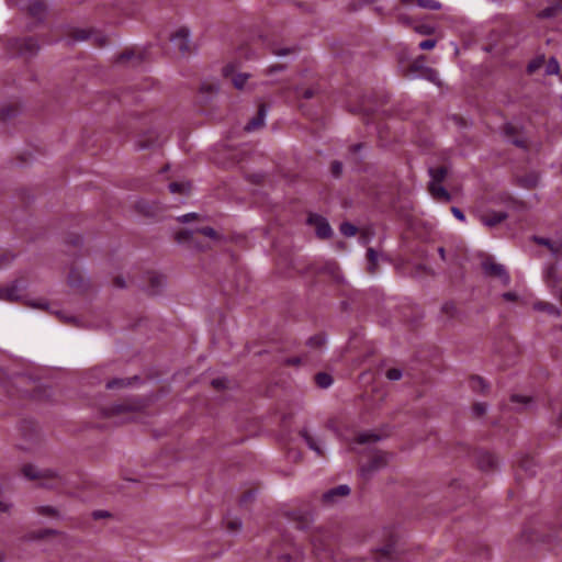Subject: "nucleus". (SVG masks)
Returning a JSON list of instances; mask_svg holds the SVG:
<instances>
[{"label":"nucleus","mask_w":562,"mask_h":562,"mask_svg":"<svg viewBox=\"0 0 562 562\" xmlns=\"http://www.w3.org/2000/svg\"><path fill=\"white\" fill-rule=\"evenodd\" d=\"M22 473L26 479L30 480H38L42 486L52 487L57 482H59V477L57 473L53 470H40L32 464H25L22 468Z\"/></svg>","instance_id":"1"},{"label":"nucleus","mask_w":562,"mask_h":562,"mask_svg":"<svg viewBox=\"0 0 562 562\" xmlns=\"http://www.w3.org/2000/svg\"><path fill=\"white\" fill-rule=\"evenodd\" d=\"M389 462V456L384 452H376L373 454L371 460L361 465L360 475L368 480L370 479L376 471L383 469Z\"/></svg>","instance_id":"2"},{"label":"nucleus","mask_w":562,"mask_h":562,"mask_svg":"<svg viewBox=\"0 0 562 562\" xmlns=\"http://www.w3.org/2000/svg\"><path fill=\"white\" fill-rule=\"evenodd\" d=\"M482 268L485 274L497 277L504 285L509 284L510 277L503 265L493 261H484Z\"/></svg>","instance_id":"3"},{"label":"nucleus","mask_w":562,"mask_h":562,"mask_svg":"<svg viewBox=\"0 0 562 562\" xmlns=\"http://www.w3.org/2000/svg\"><path fill=\"white\" fill-rule=\"evenodd\" d=\"M308 224L315 226L316 235L319 238H328L331 235L329 223L321 215L311 214L307 220Z\"/></svg>","instance_id":"4"},{"label":"nucleus","mask_w":562,"mask_h":562,"mask_svg":"<svg viewBox=\"0 0 562 562\" xmlns=\"http://www.w3.org/2000/svg\"><path fill=\"white\" fill-rule=\"evenodd\" d=\"M171 43L176 49H178L181 54H186L190 52V38L189 31L187 29L178 30L171 36Z\"/></svg>","instance_id":"5"},{"label":"nucleus","mask_w":562,"mask_h":562,"mask_svg":"<svg viewBox=\"0 0 562 562\" xmlns=\"http://www.w3.org/2000/svg\"><path fill=\"white\" fill-rule=\"evenodd\" d=\"M11 45L15 48L16 53L22 55H33L38 49V45L33 38H14L11 41Z\"/></svg>","instance_id":"6"},{"label":"nucleus","mask_w":562,"mask_h":562,"mask_svg":"<svg viewBox=\"0 0 562 562\" xmlns=\"http://www.w3.org/2000/svg\"><path fill=\"white\" fill-rule=\"evenodd\" d=\"M223 76L231 78L236 89H243L250 77L248 74H235V66L232 64L223 67Z\"/></svg>","instance_id":"7"},{"label":"nucleus","mask_w":562,"mask_h":562,"mask_svg":"<svg viewBox=\"0 0 562 562\" xmlns=\"http://www.w3.org/2000/svg\"><path fill=\"white\" fill-rule=\"evenodd\" d=\"M350 494V487L346 484L336 486L323 495V501L327 504H333L336 502L337 497H345Z\"/></svg>","instance_id":"8"},{"label":"nucleus","mask_w":562,"mask_h":562,"mask_svg":"<svg viewBox=\"0 0 562 562\" xmlns=\"http://www.w3.org/2000/svg\"><path fill=\"white\" fill-rule=\"evenodd\" d=\"M301 436L305 440L307 447L316 453L317 457H324L325 452L322 447V441L318 438L313 437L306 429L301 431Z\"/></svg>","instance_id":"9"},{"label":"nucleus","mask_w":562,"mask_h":562,"mask_svg":"<svg viewBox=\"0 0 562 562\" xmlns=\"http://www.w3.org/2000/svg\"><path fill=\"white\" fill-rule=\"evenodd\" d=\"M268 108L266 104H260L257 115L246 124L245 131L251 132L261 127L265 123Z\"/></svg>","instance_id":"10"},{"label":"nucleus","mask_w":562,"mask_h":562,"mask_svg":"<svg viewBox=\"0 0 562 562\" xmlns=\"http://www.w3.org/2000/svg\"><path fill=\"white\" fill-rule=\"evenodd\" d=\"M428 190L431 196L436 200L443 202H449L451 200V194L441 186V183L429 182Z\"/></svg>","instance_id":"11"},{"label":"nucleus","mask_w":562,"mask_h":562,"mask_svg":"<svg viewBox=\"0 0 562 562\" xmlns=\"http://www.w3.org/2000/svg\"><path fill=\"white\" fill-rule=\"evenodd\" d=\"M507 214L505 212H490L486 214L480 215V221L488 227H493L499 223H502L504 220H506Z\"/></svg>","instance_id":"12"},{"label":"nucleus","mask_w":562,"mask_h":562,"mask_svg":"<svg viewBox=\"0 0 562 562\" xmlns=\"http://www.w3.org/2000/svg\"><path fill=\"white\" fill-rule=\"evenodd\" d=\"M22 286L14 282L1 291V297L11 302L19 301L22 297Z\"/></svg>","instance_id":"13"},{"label":"nucleus","mask_w":562,"mask_h":562,"mask_svg":"<svg viewBox=\"0 0 562 562\" xmlns=\"http://www.w3.org/2000/svg\"><path fill=\"white\" fill-rule=\"evenodd\" d=\"M477 464L483 471L493 470L497 467V459L490 452H482L477 457Z\"/></svg>","instance_id":"14"},{"label":"nucleus","mask_w":562,"mask_h":562,"mask_svg":"<svg viewBox=\"0 0 562 562\" xmlns=\"http://www.w3.org/2000/svg\"><path fill=\"white\" fill-rule=\"evenodd\" d=\"M90 38H93V42L95 44H98L99 46L105 45L104 36L100 35L95 32H92L90 30H80L75 33L76 41H85V40H90Z\"/></svg>","instance_id":"15"},{"label":"nucleus","mask_w":562,"mask_h":562,"mask_svg":"<svg viewBox=\"0 0 562 562\" xmlns=\"http://www.w3.org/2000/svg\"><path fill=\"white\" fill-rule=\"evenodd\" d=\"M533 310L537 312H544L554 317H559L561 315L560 310L555 305L543 301L535 302Z\"/></svg>","instance_id":"16"},{"label":"nucleus","mask_w":562,"mask_h":562,"mask_svg":"<svg viewBox=\"0 0 562 562\" xmlns=\"http://www.w3.org/2000/svg\"><path fill=\"white\" fill-rule=\"evenodd\" d=\"M469 385L472 391L479 393H485L488 390L487 382L479 375L471 376L469 380Z\"/></svg>","instance_id":"17"},{"label":"nucleus","mask_w":562,"mask_h":562,"mask_svg":"<svg viewBox=\"0 0 562 562\" xmlns=\"http://www.w3.org/2000/svg\"><path fill=\"white\" fill-rule=\"evenodd\" d=\"M36 513L48 518H60L58 509L49 505L38 506Z\"/></svg>","instance_id":"18"},{"label":"nucleus","mask_w":562,"mask_h":562,"mask_svg":"<svg viewBox=\"0 0 562 562\" xmlns=\"http://www.w3.org/2000/svg\"><path fill=\"white\" fill-rule=\"evenodd\" d=\"M429 176L431 178L430 182L441 183L447 176V169L445 167L430 168Z\"/></svg>","instance_id":"19"},{"label":"nucleus","mask_w":562,"mask_h":562,"mask_svg":"<svg viewBox=\"0 0 562 562\" xmlns=\"http://www.w3.org/2000/svg\"><path fill=\"white\" fill-rule=\"evenodd\" d=\"M169 190L171 193H179L187 195L190 192V183L189 182H172L169 184Z\"/></svg>","instance_id":"20"},{"label":"nucleus","mask_w":562,"mask_h":562,"mask_svg":"<svg viewBox=\"0 0 562 562\" xmlns=\"http://www.w3.org/2000/svg\"><path fill=\"white\" fill-rule=\"evenodd\" d=\"M317 385L322 389H327L333 384V379L328 373L321 372L315 375Z\"/></svg>","instance_id":"21"},{"label":"nucleus","mask_w":562,"mask_h":562,"mask_svg":"<svg viewBox=\"0 0 562 562\" xmlns=\"http://www.w3.org/2000/svg\"><path fill=\"white\" fill-rule=\"evenodd\" d=\"M560 72V64L555 57H550L547 66L546 74L547 75H558Z\"/></svg>","instance_id":"22"},{"label":"nucleus","mask_w":562,"mask_h":562,"mask_svg":"<svg viewBox=\"0 0 562 562\" xmlns=\"http://www.w3.org/2000/svg\"><path fill=\"white\" fill-rule=\"evenodd\" d=\"M418 7L427 10H439L441 8V3L437 0H416Z\"/></svg>","instance_id":"23"},{"label":"nucleus","mask_w":562,"mask_h":562,"mask_svg":"<svg viewBox=\"0 0 562 562\" xmlns=\"http://www.w3.org/2000/svg\"><path fill=\"white\" fill-rule=\"evenodd\" d=\"M544 64V57L543 56H540V57H537L535 58L533 60H531L528 66H527V71L529 74H533L535 71H537L539 68L542 67V65Z\"/></svg>","instance_id":"24"},{"label":"nucleus","mask_w":562,"mask_h":562,"mask_svg":"<svg viewBox=\"0 0 562 562\" xmlns=\"http://www.w3.org/2000/svg\"><path fill=\"white\" fill-rule=\"evenodd\" d=\"M367 255L369 260L368 269L371 273H374L376 268L378 254L372 248H369Z\"/></svg>","instance_id":"25"},{"label":"nucleus","mask_w":562,"mask_h":562,"mask_svg":"<svg viewBox=\"0 0 562 562\" xmlns=\"http://www.w3.org/2000/svg\"><path fill=\"white\" fill-rule=\"evenodd\" d=\"M325 344V337L323 335H315L307 341V346L311 348H321Z\"/></svg>","instance_id":"26"},{"label":"nucleus","mask_w":562,"mask_h":562,"mask_svg":"<svg viewBox=\"0 0 562 562\" xmlns=\"http://www.w3.org/2000/svg\"><path fill=\"white\" fill-rule=\"evenodd\" d=\"M340 233L347 237H351L356 235L357 227L350 223H342L340 225Z\"/></svg>","instance_id":"27"},{"label":"nucleus","mask_w":562,"mask_h":562,"mask_svg":"<svg viewBox=\"0 0 562 562\" xmlns=\"http://www.w3.org/2000/svg\"><path fill=\"white\" fill-rule=\"evenodd\" d=\"M378 440H380V437L373 432H362L358 436L359 443H367L370 441H378Z\"/></svg>","instance_id":"28"},{"label":"nucleus","mask_w":562,"mask_h":562,"mask_svg":"<svg viewBox=\"0 0 562 562\" xmlns=\"http://www.w3.org/2000/svg\"><path fill=\"white\" fill-rule=\"evenodd\" d=\"M30 11L33 15L41 16L45 11V7L41 2H34L30 5Z\"/></svg>","instance_id":"29"},{"label":"nucleus","mask_w":562,"mask_h":562,"mask_svg":"<svg viewBox=\"0 0 562 562\" xmlns=\"http://www.w3.org/2000/svg\"><path fill=\"white\" fill-rule=\"evenodd\" d=\"M402 370L392 368L386 371V378L391 381H397L402 378Z\"/></svg>","instance_id":"30"},{"label":"nucleus","mask_w":562,"mask_h":562,"mask_svg":"<svg viewBox=\"0 0 562 562\" xmlns=\"http://www.w3.org/2000/svg\"><path fill=\"white\" fill-rule=\"evenodd\" d=\"M394 549L393 546L389 544L380 550V558L379 562H382L384 559L389 560L391 558V554L393 553Z\"/></svg>","instance_id":"31"},{"label":"nucleus","mask_w":562,"mask_h":562,"mask_svg":"<svg viewBox=\"0 0 562 562\" xmlns=\"http://www.w3.org/2000/svg\"><path fill=\"white\" fill-rule=\"evenodd\" d=\"M473 414L477 417L484 415L487 411V406L485 403H476L472 407Z\"/></svg>","instance_id":"32"},{"label":"nucleus","mask_w":562,"mask_h":562,"mask_svg":"<svg viewBox=\"0 0 562 562\" xmlns=\"http://www.w3.org/2000/svg\"><path fill=\"white\" fill-rule=\"evenodd\" d=\"M537 240H538V243H539V244H542V245H544V246L549 247V248H550V250H551L554 255H557V254H558V251H559V246H558L555 243H552L551 240H549V239H544V238H539V239H537Z\"/></svg>","instance_id":"33"},{"label":"nucleus","mask_w":562,"mask_h":562,"mask_svg":"<svg viewBox=\"0 0 562 562\" xmlns=\"http://www.w3.org/2000/svg\"><path fill=\"white\" fill-rule=\"evenodd\" d=\"M14 259L13 255L10 254H1L0 255V269L9 266Z\"/></svg>","instance_id":"34"},{"label":"nucleus","mask_w":562,"mask_h":562,"mask_svg":"<svg viewBox=\"0 0 562 562\" xmlns=\"http://www.w3.org/2000/svg\"><path fill=\"white\" fill-rule=\"evenodd\" d=\"M198 232L211 239L217 238V234H216L215 229H213L212 227H203V228L198 229Z\"/></svg>","instance_id":"35"},{"label":"nucleus","mask_w":562,"mask_h":562,"mask_svg":"<svg viewBox=\"0 0 562 562\" xmlns=\"http://www.w3.org/2000/svg\"><path fill=\"white\" fill-rule=\"evenodd\" d=\"M437 44V41L436 40H425L423 42L419 43V48L423 49V50H429V49H432Z\"/></svg>","instance_id":"36"},{"label":"nucleus","mask_w":562,"mask_h":562,"mask_svg":"<svg viewBox=\"0 0 562 562\" xmlns=\"http://www.w3.org/2000/svg\"><path fill=\"white\" fill-rule=\"evenodd\" d=\"M415 31L423 35H430L434 33V27L423 24L415 27Z\"/></svg>","instance_id":"37"},{"label":"nucleus","mask_w":562,"mask_h":562,"mask_svg":"<svg viewBox=\"0 0 562 562\" xmlns=\"http://www.w3.org/2000/svg\"><path fill=\"white\" fill-rule=\"evenodd\" d=\"M135 57V53L133 50H125L117 57V63H125Z\"/></svg>","instance_id":"38"},{"label":"nucleus","mask_w":562,"mask_h":562,"mask_svg":"<svg viewBox=\"0 0 562 562\" xmlns=\"http://www.w3.org/2000/svg\"><path fill=\"white\" fill-rule=\"evenodd\" d=\"M227 528L232 531H237L241 528V521L238 518H234L227 521Z\"/></svg>","instance_id":"39"},{"label":"nucleus","mask_w":562,"mask_h":562,"mask_svg":"<svg viewBox=\"0 0 562 562\" xmlns=\"http://www.w3.org/2000/svg\"><path fill=\"white\" fill-rule=\"evenodd\" d=\"M442 312L446 313L449 317H452L456 313V306L452 303H445L442 305Z\"/></svg>","instance_id":"40"},{"label":"nucleus","mask_w":562,"mask_h":562,"mask_svg":"<svg viewBox=\"0 0 562 562\" xmlns=\"http://www.w3.org/2000/svg\"><path fill=\"white\" fill-rule=\"evenodd\" d=\"M451 212L457 220H459L460 222H465V216L459 207L452 206Z\"/></svg>","instance_id":"41"},{"label":"nucleus","mask_w":562,"mask_h":562,"mask_svg":"<svg viewBox=\"0 0 562 562\" xmlns=\"http://www.w3.org/2000/svg\"><path fill=\"white\" fill-rule=\"evenodd\" d=\"M122 385H125V380H123V379H114L106 383L108 389H114V387L122 386Z\"/></svg>","instance_id":"42"},{"label":"nucleus","mask_w":562,"mask_h":562,"mask_svg":"<svg viewBox=\"0 0 562 562\" xmlns=\"http://www.w3.org/2000/svg\"><path fill=\"white\" fill-rule=\"evenodd\" d=\"M13 504L8 501H0V513H10Z\"/></svg>","instance_id":"43"},{"label":"nucleus","mask_w":562,"mask_h":562,"mask_svg":"<svg viewBox=\"0 0 562 562\" xmlns=\"http://www.w3.org/2000/svg\"><path fill=\"white\" fill-rule=\"evenodd\" d=\"M29 305L32 307H35V308H41V310H46L48 307L47 303L43 300L32 301L29 303Z\"/></svg>","instance_id":"44"},{"label":"nucleus","mask_w":562,"mask_h":562,"mask_svg":"<svg viewBox=\"0 0 562 562\" xmlns=\"http://www.w3.org/2000/svg\"><path fill=\"white\" fill-rule=\"evenodd\" d=\"M512 402L514 403H521V404H528L530 402V398L522 395H513Z\"/></svg>","instance_id":"45"},{"label":"nucleus","mask_w":562,"mask_h":562,"mask_svg":"<svg viewBox=\"0 0 562 562\" xmlns=\"http://www.w3.org/2000/svg\"><path fill=\"white\" fill-rule=\"evenodd\" d=\"M502 297L508 302H515L518 300V295L515 292H505Z\"/></svg>","instance_id":"46"},{"label":"nucleus","mask_w":562,"mask_h":562,"mask_svg":"<svg viewBox=\"0 0 562 562\" xmlns=\"http://www.w3.org/2000/svg\"><path fill=\"white\" fill-rule=\"evenodd\" d=\"M333 173L339 176L342 171V165L339 161H334L331 165Z\"/></svg>","instance_id":"47"},{"label":"nucleus","mask_w":562,"mask_h":562,"mask_svg":"<svg viewBox=\"0 0 562 562\" xmlns=\"http://www.w3.org/2000/svg\"><path fill=\"white\" fill-rule=\"evenodd\" d=\"M196 217H198L196 213H188V214H184V215L180 216L179 221L182 222V223H188L191 220H194Z\"/></svg>","instance_id":"48"},{"label":"nucleus","mask_w":562,"mask_h":562,"mask_svg":"<svg viewBox=\"0 0 562 562\" xmlns=\"http://www.w3.org/2000/svg\"><path fill=\"white\" fill-rule=\"evenodd\" d=\"M554 11H555L554 8H547L544 10H542L539 15L541 18H551L554 15Z\"/></svg>","instance_id":"49"},{"label":"nucleus","mask_w":562,"mask_h":562,"mask_svg":"<svg viewBox=\"0 0 562 562\" xmlns=\"http://www.w3.org/2000/svg\"><path fill=\"white\" fill-rule=\"evenodd\" d=\"M53 533H56V531L53 529H45L36 536V539H41V538H44V537H46L48 535H53ZM29 539H33V537H30ZM34 539H35V537H34Z\"/></svg>","instance_id":"50"},{"label":"nucleus","mask_w":562,"mask_h":562,"mask_svg":"<svg viewBox=\"0 0 562 562\" xmlns=\"http://www.w3.org/2000/svg\"><path fill=\"white\" fill-rule=\"evenodd\" d=\"M190 235H192L191 232H181L177 235V240L179 243H184Z\"/></svg>","instance_id":"51"},{"label":"nucleus","mask_w":562,"mask_h":562,"mask_svg":"<svg viewBox=\"0 0 562 562\" xmlns=\"http://www.w3.org/2000/svg\"><path fill=\"white\" fill-rule=\"evenodd\" d=\"M212 385H213L214 387H216V389H222V387H224V386H225V381H224V380H222V379H214V380L212 381Z\"/></svg>","instance_id":"52"},{"label":"nucleus","mask_w":562,"mask_h":562,"mask_svg":"<svg viewBox=\"0 0 562 562\" xmlns=\"http://www.w3.org/2000/svg\"><path fill=\"white\" fill-rule=\"evenodd\" d=\"M554 273H555V269H554L553 267H551V268L548 270V273H547V278H548V285H550V282H551V281H555V280L553 279Z\"/></svg>","instance_id":"53"},{"label":"nucleus","mask_w":562,"mask_h":562,"mask_svg":"<svg viewBox=\"0 0 562 562\" xmlns=\"http://www.w3.org/2000/svg\"><path fill=\"white\" fill-rule=\"evenodd\" d=\"M424 60H425L424 56H420L419 58H417V59L413 63V69H418L419 67H422V65H423Z\"/></svg>","instance_id":"54"},{"label":"nucleus","mask_w":562,"mask_h":562,"mask_svg":"<svg viewBox=\"0 0 562 562\" xmlns=\"http://www.w3.org/2000/svg\"><path fill=\"white\" fill-rule=\"evenodd\" d=\"M289 364H293V366H296V364H300L302 362L301 358H290L288 359L286 361Z\"/></svg>","instance_id":"55"},{"label":"nucleus","mask_w":562,"mask_h":562,"mask_svg":"<svg viewBox=\"0 0 562 562\" xmlns=\"http://www.w3.org/2000/svg\"><path fill=\"white\" fill-rule=\"evenodd\" d=\"M283 67L282 66H272L268 69L267 74L270 75V74H273L274 71H280L282 70Z\"/></svg>","instance_id":"56"},{"label":"nucleus","mask_w":562,"mask_h":562,"mask_svg":"<svg viewBox=\"0 0 562 562\" xmlns=\"http://www.w3.org/2000/svg\"><path fill=\"white\" fill-rule=\"evenodd\" d=\"M313 95H314V92H313V90H311V89H306V90H304V92H303V97H304L305 99H311Z\"/></svg>","instance_id":"57"},{"label":"nucleus","mask_w":562,"mask_h":562,"mask_svg":"<svg viewBox=\"0 0 562 562\" xmlns=\"http://www.w3.org/2000/svg\"><path fill=\"white\" fill-rule=\"evenodd\" d=\"M56 314L58 315V317H60V318L65 319V322H66V323H70V322H74V321H75V318H74V317H66L64 314H61V313H59V312H58V313H56Z\"/></svg>","instance_id":"58"},{"label":"nucleus","mask_w":562,"mask_h":562,"mask_svg":"<svg viewBox=\"0 0 562 562\" xmlns=\"http://www.w3.org/2000/svg\"><path fill=\"white\" fill-rule=\"evenodd\" d=\"M93 516H94L95 518H102V517L108 516V513H106V512H95V513L93 514Z\"/></svg>","instance_id":"59"},{"label":"nucleus","mask_w":562,"mask_h":562,"mask_svg":"<svg viewBox=\"0 0 562 562\" xmlns=\"http://www.w3.org/2000/svg\"><path fill=\"white\" fill-rule=\"evenodd\" d=\"M123 409H124V407H123V406H121V405H116V406H113V407L111 408V411H112L113 413H120V412H122Z\"/></svg>","instance_id":"60"},{"label":"nucleus","mask_w":562,"mask_h":562,"mask_svg":"<svg viewBox=\"0 0 562 562\" xmlns=\"http://www.w3.org/2000/svg\"><path fill=\"white\" fill-rule=\"evenodd\" d=\"M438 252H439V255H440L441 259H443V260H445V258H446V251H445V249H443L442 247H439V248H438Z\"/></svg>","instance_id":"61"},{"label":"nucleus","mask_w":562,"mask_h":562,"mask_svg":"<svg viewBox=\"0 0 562 562\" xmlns=\"http://www.w3.org/2000/svg\"><path fill=\"white\" fill-rule=\"evenodd\" d=\"M115 283H116V285H117V286H120V288H124V286H125L124 281H123V280H121V279H119V278L115 280Z\"/></svg>","instance_id":"62"},{"label":"nucleus","mask_w":562,"mask_h":562,"mask_svg":"<svg viewBox=\"0 0 562 562\" xmlns=\"http://www.w3.org/2000/svg\"><path fill=\"white\" fill-rule=\"evenodd\" d=\"M149 146H150L149 144H145L142 140L138 142V147L142 149L148 148Z\"/></svg>","instance_id":"63"},{"label":"nucleus","mask_w":562,"mask_h":562,"mask_svg":"<svg viewBox=\"0 0 562 562\" xmlns=\"http://www.w3.org/2000/svg\"><path fill=\"white\" fill-rule=\"evenodd\" d=\"M289 53H290V49H284V50L276 52V54L279 55V56H283V55H286Z\"/></svg>","instance_id":"64"}]
</instances>
